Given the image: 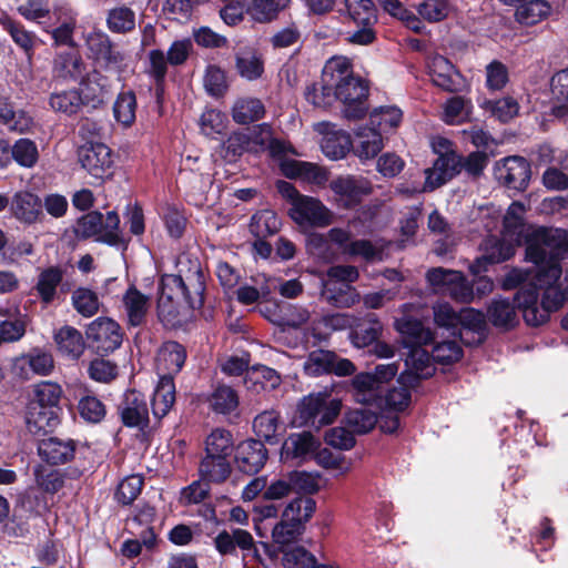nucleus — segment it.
I'll return each mask as SVG.
<instances>
[{
	"mask_svg": "<svg viewBox=\"0 0 568 568\" xmlns=\"http://www.w3.org/2000/svg\"><path fill=\"white\" fill-rule=\"evenodd\" d=\"M526 258L537 267L535 284L523 286L516 294L525 322L538 326L566 301L561 280V262L568 258V231L537 227L526 237Z\"/></svg>",
	"mask_w": 568,
	"mask_h": 568,
	"instance_id": "nucleus-1",
	"label": "nucleus"
},
{
	"mask_svg": "<svg viewBox=\"0 0 568 568\" xmlns=\"http://www.w3.org/2000/svg\"><path fill=\"white\" fill-rule=\"evenodd\" d=\"M58 424V416L54 409L44 407L32 400L29 402L26 412V425L29 433L38 435L45 433Z\"/></svg>",
	"mask_w": 568,
	"mask_h": 568,
	"instance_id": "nucleus-29",
	"label": "nucleus"
},
{
	"mask_svg": "<svg viewBox=\"0 0 568 568\" xmlns=\"http://www.w3.org/2000/svg\"><path fill=\"white\" fill-rule=\"evenodd\" d=\"M428 73L432 82L444 91L457 93L467 88L463 74L443 55L436 54L429 59Z\"/></svg>",
	"mask_w": 568,
	"mask_h": 568,
	"instance_id": "nucleus-12",
	"label": "nucleus"
},
{
	"mask_svg": "<svg viewBox=\"0 0 568 568\" xmlns=\"http://www.w3.org/2000/svg\"><path fill=\"white\" fill-rule=\"evenodd\" d=\"M78 412L85 422L98 424L105 417L106 408L95 395L85 394L78 402Z\"/></svg>",
	"mask_w": 568,
	"mask_h": 568,
	"instance_id": "nucleus-63",
	"label": "nucleus"
},
{
	"mask_svg": "<svg viewBox=\"0 0 568 568\" xmlns=\"http://www.w3.org/2000/svg\"><path fill=\"white\" fill-rule=\"evenodd\" d=\"M321 298L334 307L346 308L358 303L361 295L352 285L327 277L323 283Z\"/></svg>",
	"mask_w": 568,
	"mask_h": 568,
	"instance_id": "nucleus-22",
	"label": "nucleus"
},
{
	"mask_svg": "<svg viewBox=\"0 0 568 568\" xmlns=\"http://www.w3.org/2000/svg\"><path fill=\"white\" fill-rule=\"evenodd\" d=\"M291 0H251L246 13L256 22L266 23L275 20L278 13L288 7Z\"/></svg>",
	"mask_w": 568,
	"mask_h": 568,
	"instance_id": "nucleus-38",
	"label": "nucleus"
},
{
	"mask_svg": "<svg viewBox=\"0 0 568 568\" xmlns=\"http://www.w3.org/2000/svg\"><path fill=\"white\" fill-rule=\"evenodd\" d=\"M329 187L337 206L345 210L355 207L373 192L371 181L355 175L338 176L329 183Z\"/></svg>",
	"mask_w": 568,
	"mask_h": 568,
	"instance_id": "nucleus-7",
	"label": "nucleus"
},
{
	"mask_svg": "<svg viewBox=\"0 0 568 568\" xmlns=\"http://www.w3.org/2000/svg\"><path fill=\"white\" fill-rule=\"evenodd\" d=\"M520 243H516V241L510 240L509 237L499 239L497 236H489L484 242L485 253L481 260H485L489 263H500L509 260L514 256L516 247Z\"/></svg>",
	"mask_w": 568,
	"mask_h": 568,
	"instance_id": "nucleus-37",
	"label": "nucleus"
},
{
	"mask_svg": "<svg viewBox=\"0 0 568 568\" xmlns=\"http://www.w3.org/2000/svg\"><path fill=\"white\" fill-rule=\"evenodd\" d=\"M267 460V450L258 439H248L237 445L235 463L240 471L247 475L258 473Z\"/></svg>",
	"mask_w": 568,
	"mask_h": 568,
	"instance_id": "nucleus-16",
	"label": "nucleus"
},
{
	"mask_svg": "<svg viewBox=\"0 0 568 568\" xmlns=\"http://www.w3.org/2000/svg\"><path fill=\"white\" fill-rule=\"evenodd\" d=\"M524 213L525 206L519 202H514L509 205L504 216L503 235L516 241V243H520L524 234Z\"/></svg>",
	"mask_w": 568,
	"mask_h": 568,
	"instance_id": "nucleus-51",
	"label": "nucleus"
},
{
	"mask_svg": "<svg viewBox=\"0 0 568 568\" xmlns=\"http://www.w3.org/2000/svg\"><path fill=\"white\" fill-rule=\"evenodd\" d=\"M121 420L126 427L144 429L149 426V407L145 396L138 390L124 393L118 406Z\"/></svg>",
	"mask_w": 568,
	"mask_h": 568,
	"instance_id": "nucleus-15",
	"label": "nucleus"
},
{
	"mask_svg": "<svg viewBox=\"0 0 568 568\" xmlns=\"http://www.w3.org/2000/svg\"><path fill=\"white\" fill-rule=\"evenodd\" d=\"M253 429L256 436L267 443L277 442L280 429V415L275 410H265L258 414L253 420Z\"/></svg>",
	"mask_w": 568,
	"mask_h": 568,
	"instance_id": "nucleus-52",
	"label": "nucleus"
},
{
	"mask_svg": "<svg viewBox=\"0 0 568 568\" xmlns=\"http://www.w3.org/2000/svg\"><path fill=\"white\" fill-rule=\"evenodd\" d=\"M281 170L290 179H301L320 186L328 181V172L311 162L285 160L281 164Z\"/></svg>",
	"mask_w": 568,
	"mask_h": 568,
	"instance_id": "nucleus-23",
	"label": "nucleus"
},
{
	"mask_svg": "<svg viewBox=\"0 0 568 568\" xmlns=\"http://www.w3.org/2000/svg\"><path fill=\"white\" fill-rule=\"evenodd\" d=\"M353 77V69L349 59L346 57H333L324 65L322 80L325 81L326 90H332L348 78ZM331 91H328L329 93Z\"/></svg>",
	"mask_w": 568,
	"mask_h": 568,
	"instance_id": "nucleus-36",
	"label": "nucleus"
},
{
	"mask_svg": "<svg viewBox=\"0 0 568 568\" xmlns=\"http://www.w3.org/2000/svg\"><path fill=\"white\" fill-rule=\"evenodd\" d=\"M122 308L131 326H140L145 322L151 307V297L139 291L134 285L128 287L122 296Z\"/></svg>",
	"mask_w": 568,
	"mask_h": 568,
	"instance_id": "nucleus-21",
	"label": "nucleus"
},
{
	"mask_svg": "<svg viewBox=\"0 0 568 568\" xmlns=\"http://www.w3.org/2000/svg\"><path fill=\"white\" fill-rule=\"evenodd\" d=\"M154 518L155 509L152 506L143 505L128 521L130 529L141 537L146 547H152L155 542V534L152 528Z\"/></svg>",
	"mask_w": 568,
	"mask_h": 568,
	"instance_id": "nucleus-31",
	"label": "nucleus"
},
{
	"mask_svg": "<svg viewBox=\"0 0 568 568\" xmlns=\"http://www.w3.org/2000/svg\"><path fill=\"white\" fill-rule=\"evenodd\" d=\"M178 274H164L160 282L158 316L166 327L180 326L183 322L174 298L182 295L192 310L204 303L205 276L197 258L187 254L179 256Z\"/></svg>",
	"mask_w": 568,
	"mask_h": 568,
	"instance_id": "nucleus-2",
	"label": "nucleus"
},
{
	"mask_svg": "<svg viewBox=\"0 0 568 568\" xmlns=\"http://www.w3.org/2000/svg\"><path fill=\"white\" fill-rule=\"evenodd\" d=\"M79 162L82 168L95 179H104L111 175L113 165L112 152L103 143H85L80 146Z\"/></svg>",
	"mask_w": 568,
	"mask_h": 568,
	"instance_id": "nucleus-13",
	"label": "nucleus"
},
{
	"mask_svg": "<svg viewBox=\"0 0 568 568\" xmlns=\"http://www.w3.org/2000/svg\"><path fill=\"white\" fill-rule=\"evenodd\" d=\"M85 62L78 52H62L53 60V77L63 81H78L85 73Z\"/></svg>",
	"mask_w": 568,
	"mask_h": 568,
	"instance_id": "nucleus-26",
	"label": "nucleus"
},
{
	"mask_svg": "<svg viewBox=\"0 0 568 568\" xmlns=\"http://www.w3.org/2000/svg\"><path fill=\"white\" fill-rule=\"evenodd\" d=\"M106 27L113 33H129L135 28V12L126 6L110 9L106 14Z\"/></svg>",
	"mask_w": 568,
	"mask_h": 568,
	"instance_id": "nucleus-49",
	"label": "nucleus"
},
{
	"mask_svg": "<svg viewBox=\"0 0 568 568\" xmlns=\"http://www.w3.org/2000/svg\"><path fill=\"white\" fill-rule=\"evenodd\" d=\"M62 394V387L58 383L43 381L33 386V398L31 400L55 410Z\"/></svg>",
	"mask_w": 568,
	"mask_h": 568,
	"instance_id": "nucleus-55",
	"label": "nucleus"
},
{
	"mask_svg": "<svg viewBox=\"0 0 568 568\" xmlns=\"http://www.w3.org/2000/svg\"><path fill=\"white\" fill-rule=\"evenodd\" d=\"M41 458L52 465L64 464L74 456L75 446L71 439L62 440L57 437L43 439L38 447Z\"/></svg>",
	"mask_w": 568,
	"mask_h": 568,
	"instance_id": "nucleus-28",
	"label": "nucleus"
},
{
	"mask_svg": "<svg viewBox=\"0 0 568 568\" xmlns=\"http://www.w3.org/2000/svg\"><path fill=\"white\" fill-rule=\"evenodd\" d=\"M62 280L63 271L58 266H49L40 271L33 290L44 306L52 304L57 298Z\"/></svg>",
	"mask_w": 568,
	"mask_h": 568,
	"instance_id": "nucleus-27",
	"label": "nucleus"
},
{
	"mask_svg": "<svg viewBox=\"0 0 568 568\" xmlns=\"http://www.w3.org/2000/svg\"><path fill=\"white\" fill-rule=\"evenodd\" d=\"M2 28L10 34L13 42L21 48L30 61L38 41L33 32L28 31L20 22L11 18L0 20Z\"/></svg>",
	"mask_w": 568,
	"mask_h": 568,
	"instance_id": "nucleus-42",
	"label": "nucleus"
},
{
	"mask_svg": "<svg viewBox=\"0 0 568 568\" xmlns=\"http://www.w3.org/2000/svg\"><path fill=\"white\" fill-rule=\"evenodd\" d=\"M495 174L498 181L514 190H525L529 183L531 169L529 162L518 155H513L497 163Z\"/></svg>",
	"mask_w": 568,
	"mask_h": 568,
	"instance_id": "nucleus-14",
	"label": "nucleus"
},
{
	"mask_svg": "<svg viewBox=\"0 0 568 568\" xmlns=\"http://www.w3.org/2000/svg\"><path fill=\"white\" fill-rule=\"evenodd\" d=\"M281 220L274 211L261 210L255 213L250 223V231L256 239H265L277 233Z\"/></svg>",
	"mask_w": 568,
	"mask_h": 568,
	"instance_id": "nucleus-45",
	"label": "nucleus"
},
{
	"mask_svg": "<svg viewBox=\"0 0 568 568\" xmlns=\"http://www.w3.org/2000/svg\"><path fill=\"white\" fill-rule=\"evenodd\" d=\"M304 372L310 376L335 373L339 376H347L355 372L354 364L345 358H337L335 353L325 349L311 352L304 364Z\"/></svg>",
	"mask_w": 568,
	"mask_h": 568,
	"instance_id": "nucleus-9",
	"label": "nucleus"
},
{
	"mask_svg": "<svg viewBox=\"0 0 568 568\" xmlns=\"http://www.w3.org/2000/svg\"><path fill=\"white\" fill-rule=\"evenodd\" d=\"M353 396L357 403L369 404L378 396V384L369 373H361L352 379Z\"/></svg>",
	"mask_w": 568,
	"mask_h": 568,
	"instance_id": "nucleus-54",
	"label": "nucleus"
},
{
	"mask_svg": "<svg viewBox=\"0 0 568 568\" xmlns=\"http://www.w3.org/2000/svg\"><path fill=\"white\" fill-rule=\"evenodd\" d=\"M88 338L101 353H112L123 341L121 326L112 318L99 317L91 322L87 328Z\"/></svg>",
	"mask_w": 568,
	"mask_h": 568,
	"instance_id": "nucleus-11",
	"label": "nucleus"
},
{
	"mask_svg": "<svg viewBox=\"0 0 568 568\" xmlns=\"http://www.w3.org/2000/svg\"><path fill=\"white\" fill-rule=\"evenodd\" d=\"M174 403V381L171 376H161L151 402L153 416L156 419L163 418L171 410Z\"/></svg>",
	"mask_w": 568,
	"mask_h": 568,
	"instance_id": "nucleus-30",
	"label": "nucleus"
},
{
	"mask_svg": "<svg viewBox=\"0 0 568 568\" xmlns=\"http://www.w3.org/2000/svg\"><path fill=\"white\" fill-rule=\"evenodd\" d=\"M186 351L183 345L174 341L165 342L156 353L155 365L161 376L178 374L184 366Z\"/></svg>",
	"mask_w": 568,
	"mask_h": 568,
	"instance_id": "nucleus-20",
	"label": "nucleus"
},
{
	"mask_svg": "<svg viewBox=\"0 0 568 568\" xmlns=\"http://www.w3.org/2000/svg\"><path fill=\"white\" fill-rule=\"evenodd\" d=\"M382 328L383 326L375 314H367L363 318L354 316L349 337L354 346L358 348L366 347L377 341Z\"/></svg>",
	"mask_w": 568,
	"mask_h": 568,
	"instance_id": "nucleus-25",
	"label": "nucleus"
},
{
	"mask_svg": "<svg viewBox=\"0 0 568 568\" xmlns=\"http://www.w3.org/2000/svg\"><path fill=\"white\" fill-rule=\"evenodd\" d=\"M551 11L547 0H529L517 6L515 17L520 24L534 26L547 19Z\"/></svg>",
	"mask_w": 568,
	"mask_h": 568,
	"instance_id": "nucleus-34",
	"label": "nucleus"
},
{
	"mask_svg": "<svg viewBox=\"0 0 568 568\" xmlns=\"http://www.w3.org/2000/svg\"><path fill=\"white\" fill-rule=\"evenodd\" d=\"M353 315L349 314H332L312 323V334L317 339L327 338L335 331L351 329Z\"/></svg>",
	"mask_w": 568,
	"mask_h": 568,
	"instance_id": "nucleus-44",
	"label": "nucleus"
},
{
	"mask_svg": "<svg viewBox=\"0 0 568 568\" xmlns=\"http://www.w3.org/2000/svg\"><path fill=\"white\" fill-rule=\"evenodd\" d=\"M210 408L217 414H230L239 406L237 392L229 385L217 384L207 397Z\"/></svg>",
	"mask_w": 568,
	"mask_h": 568,
	"instance_id": "nucleus-39",
	"label": "nucleus"
},
{
	"mask_svg": "<svg viewBox=\"0 0 568 568\" xmlns=\"http://www.w3.org/2000/svg\"><path fill=\"white\" fill-rule=\"evenodd\" d=\"M406 369L399 375L400 384L415 385L420 378L433 375L434 367L427 351L420 346L413 347L405 359Z\"/></svg>",
	"mask_w": 568,
	"mask_h": 568,
	"instance_id": "nucleus-19",
	"label": "nucleus"
},
{
	"mask_svg": "<svg viewBox=\"0 0 568 568\" xmlns=\"http://www.w3.org/2000/svg\"><path fill=\"white\" fill-rule=\"evenodd\" d=\"M316 447V440L311 433L292 434L283 445V454L298 458L312 453Z\"/></svg>",
	"mask_w": 568,
	"mask_h": 568,
	"instance_id": "nucleus-57",
	"label": "nucleus"
},
{
	"mask_svg": "<svg viewBox=\"0 0 568 568\" xmlns=\"http://www.w3.org/2000/svg\"><path fill=\"white\" fill-rule=\"evenodd\" d=\"M229 457L205 454L200 463L201 478L207 483H223L231 474Z\"/></svg>",
	"mask_w": 568,
	"mask_h": 568,
	"instance_id": "nucleus-33",
	"label": "nucleus"
},
{
	"mask_svg": "<svg viewBox=\"0 0 568 568\" xmlns=\"http://www.w3.org/2000/svg\"><path fill=\"white\" fill-rule=\"evenodd\" d=\"M232 434L223 428L211 432L205 440V454L229 457L233 452Z\"/></svg>",
	"mask_w": 568,
	"mask_h": 568,
	"instance_id": "nucleus-60",
	"label": "nucleus"
},
{
	"mask_svg": "<svg viewBox=\"0 0 568 568\" xmlns=\"http://www.w3.org/2000/svg\"><path fill=\"white\" fill-rule=\"evenodd\" d=\"M426 280L436 293L456 302L470 303L474 298L473 285L459 271L434 267L427 271Z\"/></svg>",
	"mask_w": 568,
	"mask_h": 568,
	"instance_id": "nucleus-6",
	"label": "nucleus"
},
{
	"mask_svg": "<svg viewBox=\"0 0 568 568\" xmlns=\"http://www.w3.org/2000/svg\"><path fill=\"white\" fill-rule=\"evenodd\" d=\"M316 503L311 497H297L291 500L282 513V517L293 524H300L305 530V524L312 518Z\"/></svg>",
	"mask_w": 568,
	"mask_h": 568,
	"instance_id": "nucleus-43",
	"label": "nucleus"
},
{
	"mask_svg": "<svg viewBox=\"0 0 568 568\" xmlns=\"http://www.w3.org/2000/svg\"><path fill=\"white\" fill-rule=\"evenodd\" d=\"M214 546L222 556H235L236 548H240L242 551H252L256 558L260 557L253 536L241 528L222 530L214 538Z\"/></svg>",
	"mask_w": 568,
	"mask_h": 568,
	"instance_id": "nucleus-18",
	"label": "nucleus"
},
{
	"mask_svg": "<svg viewBox=\"0 0 568 568\" xmlns=\"http://www.w3.org/2000/svg\"><path fill=\"white\" fill-rule=\"evenodd\" d=\"M348 14L358 26H374L377 21L372 0H345Z\"/></svg>",
	"mask_w": 568,
	"mask_h": 568,
	"instance_id": "nucleus-62",
	"label": "nucleus"
},
{
	"mask_svg": "<svg viewBox=\"0 0 568 568\" xmlns=\"http://www.w3.org/2000/svg\"><path fill=\"white\" fill-rule=\"evenodd\" d=\"M552 98L559 103L558 113L568 114V69L557 72L550 81Z\"/></svg>",
	"mask_w": 568,
	"mask_h": 568,
	"instance_id": "nucleus-64",
	"label": "nucleus"
},
{
	"mask_svg": "<svg viewBox=\"0 0 568 568\" xmlns=\"http://www.w3.org/2000/svg\"><path fill=\"white\" fill-rule=\"evenodd\" d=\"M396 329L407 339V343L417 347L434 342L430 329L426 328L423 323L412 316H404L396 321Z\"/></svg>",
	"mask_w": 568,
	"mask_h": 568,
	"instance_id": "nucleus-32",
	"label": "nucleus"
},
{
	"mask_svg": "<svg viewBox=\"0 0 568 568\" xmlns=\"http://www.w3.org/2000/svg\"><path fill=\"white\" fill-rule=\"evenodd\" d=\"M303 532L304 529L300 524H293L282 517V519L272 529V539L273 542L278 546L281 551H285L284 548L296 542Z\"/></svg>",
	"mask_w": 568,
	"mask_h": 568,
	"instance_id": "nucleus-58",
	"label": "nucleus"
},
{
	"mask_svg": "<svg viewBox=\"0 0 568 568\" xmlns=\"http://www.w3.org/2000/svg\"><path fill=\"white\" fill-rule=\"evenodd\" d=\"M341 407V400L327 390L310 394L298 405L301 424L315 428L332 424Z\"/></svg>",
	"mask_w": 568,
	"mask_h": 568,
	"instance_id": "nucleus-5",
	"label": "nucleus"
},
{
	"mask_svg": "<svg viewBox=\"0 0 568 568\" xmlns=\"http://www.w3.org/2000/svg\"><path fill=\"white\" fill-rule=\"evenodd\" d=\"M515 303H517L516 300ZM516 308H519L518 304L515 305L507 298L498 297L490 303L487 315L495 326L513 327L518 321Z\"/></svg>",
	"mask_w": 568,
	"mask_h": 568,
	"instance_id": "nucleus-40",
	"label": "nucleus"
},
{
	"mask_svg": "<svg viewBox=\"0 0 568 568\" xmlns=\"http://www.w3.org/2000/svg\"><path fill=\"white\" fill-rule=\"evenodd\" d=\"M71 302L74 310L83 317H92L100 308L97 293L87 287L74 290L71 295Z\"/></svg>",
	"mask_w": 568,
	"mask_h": 568,
	"instance_id": "nucleus-56",
	"label": "nucleus"
},
{
	"mask_svg": "<svg viewBox=\"0 0 568 568\" xmlns=\"http://www.w3.org/2000/svg\"><path fill=\"white\" fill-rule=\"evenodd\" d=\"M455 9V0H424L416 6L417 14L429 23L444 21Z\"/></svg>",
	"mask_w": 568,
	"mask_h": 568,
	"instance_id": "nucleus-41",
	"label": "nucleus"
},
{
	"mask_svg": "<svg viewBox=\"0 0 568 568\" xmlns=\"http://www.w3.org/2000/svg\"><path fill=\"white\" fill-rule=\"evenodd\" d=\"M59 354L70 361H78L85 349L82 333L75 327L64 325L53 335Z\"/></svg>",
	"mask_w": 568,
	"mask_h": 568,
	"instance_id": "nucleus-24",
	"label": "nucleus"
},
{
	"mask_svg": "<svg viewBox=\"0 0 568 568\" xmlns=\"http://www.w3.org/2000/svg\"><path fill=\"white\" fill-rule=\"evenodd\" d=\"M263 103L255 98H243L235 102L232 109L233 120L239 124H247L264 115Z\"/></svg>",
	"mask_w": 568,
	"mask_h": 568,
	"instance_id": "nucleus-48",
	"label": "nucleus"
},
{
	"mask_svg": "<svg viewBox=\"0 0 568 568\" xmlns=\"http://www.w3.org/2000/svg\"><path fill=\"white\" fill-rule=\"evenodd\" d=\"M334 89L336 99L341 100L345 105L343 111L345 118L358 120L366 114L365 99L368 89L359 78L353 75L337 84Z\"/></svg>",
	"mask_w": 568,
	"mask_h": 568,
	"instance_id": "nucleus-8",
	"label": "nucleus"
},
{
	"mask_svg": "<svg viewBox=\"0 0 568 568\" xmlns=\"http://www.w3.org/2000/svg\"><path fill=\"white\" fill-rule=\"evenodd\" d=\"M148 58L149 65L146 72L155 82L156 95L159 98L163 93V83L168 73V65L170 63L164 52L160 49L151 50Z\"/></svg>",
	"mask_w": 568,
	"mask_h": 568,
	"instance_id": "nucleus-61",
	"label": "nucleus"
},
{
	"mask_svg": "<svg viewBox=\"0 0 568 568\" xmlns=\"http://www.w3.org/2000/svg\"><path fill=\"white\" fill-rule=\"evenodd\" d=\"M277 191L290 202L288 215L297 225L324 227L332 223V212L318 199L301 194L286 181L277 182Z\"/></svg>",
	"mask_w": 568,
	"mask_h": 568,
	"instance_id": "nucleus-3",
	"label": "nucleus"
},
{
	"mask_svg": "<svg viewBox=\"0 0 568 568\" xmlns=\"http://www.w3.org/2000/svg\"><path fill=\"white\" fill-rule=\"evenodd\" d=\"M462 171V156L456 152L442 154L434 162L433 168L426 169L425 191H433L445 184Z\"/></svg>",
	"mask_w": 568,
	"mask_h": 568,
	"instance_id": "nucleus-17",
	"label": "nucleus"
},
{
	"mask_svg": "<svg viewBox=\"0 0 568 568\" xmlns=\"http://www.w3.org/2000/svg\"><path fill=\"white\" fill-rule=\"evenodd\" d=\"M75 234L80 239L93 237L98 242L116 245L121 242L120 217L114 211L105 216L98 211L89 212L78 220Z\"/></svg>",
	"mask_w": 568,
	"mask_h": 568,
	"instance_id": "nucleus-4",
	"label": "nucleus"
},
{
	"mask_svg": "<svg viewBox=\"0 0 568 568\" xmlns=\"http://www.w3.org/2000/svg\"><path fill=\"white\" fill-rule=\"evenodd\" d=\"M83 103L84 100L81 93L75 89L54 92L49 99V104L52 110L68 115L78 113Z\"/></svg>",
	"mask_w": 568,
	"mask_h": 568,
	"instance_id": "nucleus-46",
	"label": "nucleus"
},
{
	"mask_svg": "<svg viewBox=\"0 0 568 568\" xmlns=\"http://www.w3.org/2000/svg\"><path fill=\"white\" fill-rule=\"evenodd\" d=\"M321 148L323 153L332 159L339 160L346 156L352 148V140L346 132H329L324 135Z\"/></svg>",
	"mask_w": 568,
	"mask_h": 568,
	"instance_id": "nucleus-47",
	"label": "nucleus"
},
{
	"mask_svg": "<svg viewBox=\"0 0 568 568\" xmlns=\"http://www.w3.org/2000/svg\"><path fill=\"white\" fill-rule=\"evenodd\" d=\"M402 111L393 105L375 109L369 116L371 129H375L381 134L396 129L402 122Z\"/></svg>",
	"mask_w": 568,
	"mask_h": 568,
	"instance_id": "nucleus-53",
	"label": "nucleus"
},
{
	"mask_svg": "<svg viewBox=\"0 0 568 568\" xmlns=\"http://www.w3.org/2000/svg\"><path fill=\"white\" fill-rule=\"evenodd\" d=\"M10 213L21 224L31 226L45 220L41 197L29 191L20 190L10 200Z\"/></svg>",
	"mask_w": 568,
	"mask_h": 568,
	"instance_id": "nucleus-10",
	"label": "nucleus"
},
{
	"mask_svg": "<svg viewBox=\"0 0 568 568\" xmlns=\"http://www.w3.org/2000/svg\"><path fill=\"white\" fill-rule=\"evenodd\" d=\"M114 116L124 126H131L135 121L136 98L133 91L121 92L113 105Z\"/></svg>",
	"mask_w": 568,
	"mask_h": 568,
	"instance_id": "nucleus-59",
	"label": "nucleus"
},
{
	"mask_svg": "<svg viewBox=\"0 0 568 568\" xmlns=\"http://www.w3.org/2000/svg\"><path fill=\"white\" fill-rule=\"evenodd\" d=\"M235 67L242 78L254 81L264 72V59L255 49H247L236 54Z\"/></svg>",
	"mask_w": 568,
	"mask_h": 568,
	"instance_id": "nucleus-35",
	"label": "nucleus"
},
{
	"mask_svg": "<svg viewBox=\"0 0 568 568\" xmlns=\"http://www.w3.org/2000/svg\"><path fill=\"white\" fill-rule=\"evenodd\" d=\"M473 112V103L465 97L456 95L444 104L443 120L447 124H462L469 120Z\"/></svg>",
	"mask_w": 568,
	"mask_h": 568,
	"instance_id": "nucleus-50",
	"label": "nucleus"
}]
</instances>
